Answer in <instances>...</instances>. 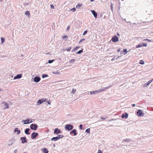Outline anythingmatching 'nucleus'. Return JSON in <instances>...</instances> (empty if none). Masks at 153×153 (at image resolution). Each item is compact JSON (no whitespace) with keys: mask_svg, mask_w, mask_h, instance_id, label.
I'll return each instance as SVG.
<instances>
[{"mask_svg":"<svg viewBox=\"0 0 153 153\" xmlns=\"http://www.w3.org/2000/svg\"><path fill=\"white\" fill-rule=\"evenodd\" d=\"M74 128V126L71 124H67L65 127V128L66 130L69 131L72 130Z\"/></svg>","mask_w":153,"mask_h":153,"instance_id":"nucleus-1","label":"nucleus"},{"mask_svg":"<svg viewBox=\"0 0 153 153\" xmlns=\"http://www.w3.org/2000/svg\"><path fill=\"white\" fill-rule=\"evenodd\" d=\"M1 105H2L1 107L3 109H5L7 108H8L9 107L8 104L4 101H3L1 102Z\"/></svg>","mask_w":153,"mask_h":153,"instance_id":"nucleus-2","label":"nucleus"},{"mask_svg":"<svg viewBox=\"0 0 153 153\" xmlns=\"http://www.w3.org/2000/svg\"><path fill=\"white\" fill-rule=\"evenodd\" d=\"M38 126L36 124L32 123L30 126V129L32 130L36 131L37 129Z\"/></svg>","mask_w":153,"mask_h":153,"instance_id":"nucleus-3","label":"nucleus"},{"mask_svg":"<svg viewBox=\"0 0 153 153\" xmlns=\"http://www.w3.org/2000/svg\"><path fill=\"white\" fill-rule=\"evenodd\" d=\"M47 100V99L45 98H43L41 99L40 100H38L37 102V105H39L41 104L43 102H46Z\"/></svg>","mask_w":153,"mask_h":153,"instance_id":"nucleus-4","label":"nucleus"},{"mask_svg":"<svg viewBox=\"0 0 153 153\" xmlns=\"http://www.w3.org/2000/svg\"><path fill=\"white\" fill-rule=\"evenodd\" d=\"M137 114L138 117H143L144 115V113H143L141 110L139 109L137 112Z\"/></svg>","mask_w":153,"mask_h":153,"instance_id":"nucleus-5","label":"nucleus"},{"mask_svg":"<svg viewBox=\"0 0 153 153\" xmlns=\"http://www.w3.org/2000/svg\"><path fill=\"white\" fill-rule=\"evenodd\" d=\"M38 133L35 132H33L31 134V137L32 139H35L38 135Z\"/></svg>","mask_w":153,"mask_h":153,"instance_id":"nucleus-6","label":"nucleus"},{"mask_svg":"<svg viewBox=\"0 0 153 153\" xmlns=\"http://www.w3.org/2000/svg\"><path fill=\"white\" fill-rule=\"evenodd\" d=\"M119 38L116 36H114L111 39V40L114 42H117L118 41Z\"/></svg>","mask_w":153,"mask_h":153,"instance_id":"nucleus-7","label":"nucleus"},{"mask_svg":"<svg viewBox=\"0 0 153 153\" xmlns=\"http://www.w3.org/2000/svg\"><path fill=\"white\" fill-rule=\"evenodd\" d=\"M20 140H22V144L27 143V141L26 140V137H21Z\"/></svg>","mask_w":153,"mask_h":153,"instance_id":"nucleus-8","label":"nucleus"},{"mask_svg":"<svg viewBox=\"0 0 153 153\" xmlns=\"http://www.w3.org/2000/svg\"><path fill=\"white\" fill-rule=\"evenodd\" d=\"M34 81L36 82H39L41 80V78L39 76H36L34 78Z\"/></svg>","mask_w":153,"mask_h":153,"instance_id":"nucleus-9","label":"nucleus"},{"mask_svg":"<svg viewBox=\"0 0 153 153\" xmlns=\"http://www.w3.org/2000/svg\"><path fill=\"white\" fill-rule=\"evenodd\" d=\"M61 130L60 129H59L58 128H56L55 129L53 133L55 134H58L61 133Z\"/></svg>","mask_w":153,"mask_h":153,"instance_id":"nucleus-10","label":"nucleus"},{"mask_svg":"<svg viewBox=\"0 0 153 153\" xmlns=\"http://www.w3.org/2000/svg\"><path fill=\"white\" fill-rule=\"evenodd\" d=\"M128 114L126 112L123 114L121 116V118H122L127 119L128 117Z\"/></svg>","mask_w":153,"mask_h":153,"instance_id":"nucleus-11","label":"nucleus"},{"mask_svg":"<svg viewBox=\"0 0 153 153\" xmlns=\"http://www.w3.org/2000/svg\"><path fill=\"white\" fill-rule=\"evenodd\" d=\"M91 12L94 16V17L95 18H97V13L95 11V10H91Z\"/></svg>","mask_w":153,"mask_h":153,"instance_id":"nucleus-12","label":"nucleus"},{"mask_svg":"<svg viewBox=\"0 0 153 153\" xmlns=\"http://www.w3.org/2000/svg\"><path fill=\"white\" fill-rule=\"evenodd\" d=\"M15 140L14 138H12L10 140H9V143L10 144L8 145L7 146V147L8 146L12 145V144H13L15 142Z\"/></svg>","mask_w":153,"mask_h":153,"instance_id":"nucleus-13","label":"nucleus"},{"mask_svg":"<svg viewBox=\"0 0 153 153\" xmlns=\"http://www.w3.org/2000/svg\"><path fill=\"white\" fill-rule=\"evenodd\" d=\"M22 76V75L21 74H18L16 76H15L13 78L14 79H19L21 78Z\"/></svg>","mask_w":153,"mask_h":153,"instance_id":"nucleus-14","label":"nucleus"},{"mask_svg":"<svg viewBox=\"0 0 153 153\" xmlns=\"http://www.w3.org/2000/svg\"><path fill=\"white\" fill-rule=\"evenodd\" d=\"M22 121L24 122V124H27L32 122V121L30 122V119L29 118L26 119L25 120H23Z\"/></svg>","mask_w":153,"mask_h":153,"instance_id":"nucleus-15","label":"nucleus"},{"mask_svg":"<svg viewBox=\"0 0 153 153\" xmlns=\"http://www.w3.org/2000/svg\"><path fill=\"white\" fill-rule=\"evenodd\" d=\"M76 129H74L72 130L70 132V134H74V136H76L77 134V133L76 132Z\"/></svg>","mask_w":153,"mask_h":153,"instance_id":"nucleus-16","label":"nucleus"},{"mask_svg":"<svg viewBox=\"0 0 153 153\" xmlns=\"http://www.w3.org/2000/svg\"><path fill=\"white\" fill-rule=\"evenodd\" d=\"M111 87V86H108L107 87H106L105 88H101L100 89H99V90H98V92H100L101 91H104V90L108 89L110 88Z\"/></svg>","mask_w":153,"mask_h":153,"instance_id":"nucleus-17","label":"nucleus"},{"mask_svg":"<svg viewBox=\"0 0 153 153\" xmlns=\"http://www.w3.org/2000/svg\"><path fill=\"white\" fill-rule=\"evenodd\" d=\"M14 132H17V134H19L20 133L21 131L20 130H19L18 128H15Z\"/></svg>","mask_w":153,"mask_h":153,"instance_id":"nucleus-18","label":"nucleus"},{"mask_svg":"<svg viewBox=\"0 0 153 153\" xmlns=\"http://www.w3.org/2000/svg\"><path fill=\"white\" fill-rule=\"evenodd\" d=\"M30 130V129L29 128H26L25 131V133L26 134H27V135H29L30 134V133L29 132Z\"/></svg>","mask_w":153,"mask_h":153,"instance_id":"nucleus-19","label":"nucleus"},{"mask_svg":"<svg viewBox=\"0 0 153 153\" xmlns=\"http://www.w3.org/2000/svg\"><path fill=\"white\" fill-rule=\"evenodd\" d=\"M52 73L53 74H54L60 75L61 74L60 71H52Z\"/></svg>","mask_w":153,"mask_h":153,"instance_id":"nucleus-20","label":"nucleus"},{"mask_svg":"<svg viewBox=\"0 0 153 153\" xmlns=\"http://www.w3.org/2000/svg\"><path fill=\"white\" fill-rule=\"evenodd\" d=\"M151 83V81L149 80V81H148L147 82L145 83L144 85H143V87H146L148 86L150 83Z\"/></svg>","mask_w":153,"mask_h":153,"instance_id":"nucleus-21","label":"nucleus"},{"mask_svg":"<svg viewBox=\"0 0 153 153\" xmlns=\"http://www.w3.org/2000/svg\"><path fill=\"white\" fill-rule=\"evenodd\" d=\"M58 140H59V139L57 136H56V137H54L52 138L51 139V140L53 141H56Z\"/></svg>","mask_w":153,"mask_h":153,"instance_id":"nucleus-22","label":"nucleus"},{"mask_svg":"<svg viewBox=\"0 0 153 153\" xmlns=\"http://www.w3.org/2000/svg\"><path fill=\"white\" fill-rule=\"evenodd\" d=\"M98 92H99L98 91H91L90 92V94H95Z\"/></svg>","mask_w":153,"mask_h":153,"instance_id":"nucleus-23","label":"nucleus"},{"mask_svg":"<svg viewBox=\"0 0 153 153\" xmlns=\"http://www.w3.org/2000/svg\"><path fill=\"white\" fill-rule=\"evenodd\" d=\"M25 14L26 15V16H28V17L30 18V17L31 16V15H30V12L29 11H26L25 13Z\"/></svg>","mask_w":153,"mask_h":153,"instance_id":"nucleus-24","label":"nucleus"},{"mask_svg":"<svg viewBox=\"0 0 153 153\" xmlns=\"http://www.w3.org/2000/svg\"><path fill=\"white\" fill-rule=\"evenodd\" d=\"M43 151L44 153H48L49 152L48 149L46 148L43 149Z\"/></svg>","mask_w":153,"mask_h":153,"instance_id":"nucleus-25","label":"nucleus"},{"mask_svg":"<svg viewBox=\"0 0 153 153\" xmlns=\"http://www.w3.org/2000/svg\"><path fill=\"white\" fill-rule=\"evenodd\" d=\"M82 4H78L76 6V7L77 9L79 8L80 7L82 6Z\"/></svg>","mask_w":153,"mask_h":153,"instance_id":"nucleus-26","label":"nucleus"},{"mask_svg":"<svg viewBox=\"0 0 153 153\" xmlns=\"http://www.w3.org/2000/svg\"><path fill=\"white\" fill-rule=\"evenodd\" d=\"M131 141V140L130 139H126L123 140V141L130 142Z\"/></svg>","mask_w":153,"mask_h":153,"instance_id":"nucleus-27","label":"nucleus"},{"mask_svg":"<svg viewBox=\"0 0 153 153\" xmlns=\"http://www.w3.org/2000/svg\"><path fill=\"white\" fill-rule=\"evenodd\" d=\"M48 76L47 74H43V75H42V77L43 78H45L46 77H47Z\"/></svg>","mask_w":153,"mask_h":153,"instance_id":"nucleus-28","label":"nucleus"},{"mask_svg":"<svg viewBox=\"0 0 153 153\" xmlns=\"http://www.w3.org/2000/svg\"><path fill=\"white\" fill-rule=\"evenodd\" d=\"M59 139L62 138L64 137V136L62 135H59L57 136Z\"/></svg>","mask_w":153,"mask_h":153,"instance_id":"nucleus-29","label":"nucleus"},{"mask_svg":"<svg viewBox=\"0 0 153 153\" xmlns=\"http://www.w3.org/2000/svg\"><path fill=\"white\" fill-rule=\"evenodd\" d=\"M123 54L124 55L126 54L127 53V49H124L123 50Z\"/></svg>","mask_w":153,"mask_h":153,"instance_id":"nucleus-30","label":"nucleus"},{"mask_svg":"<svg viewBox=\"0 0 153 153\" xmlns=\"http://www.w3.org/2000/svg\"><path fill=\"white\" fill-rule=\"evenodd\" d=\"M83 49H81V50H80L78 52H77L76 53V54H80L81 53H82V52H83Z\"/></svg>","mask_w":153,"mask_h":153,"instance_id":"nucleus-31","label":"nucleus"},{"mask_svg":"<svg viewBox=\"0 0 153 153\" xmlns=\"http://www.w3.org/2000/svg\"><path fill=\"white\" fill-rule=\"evenodd\" d=\"M79 46H77L74 48L72 51V52H73L74 51H75L78 49L79 48Z\"/></svg>","mask_w":153,"mask_h":153,"instance_id":"nucleus-32","label":"nucleus"},{"mask_svg":"<svg viewBox=\"0 0 153 153\" xmlns=\"http://www.w3.org/2000/svg\"><path fill=\"white\" fill-rule=\"evenodd\" d=\"M139 63L141 65H143L144 64V62L143 60H141L140 61Z\"/></svg>","mask_w":153,"mask_h":153,"instance_id":"nucleus-33","label":"nucleus"},{"mask_svg":"<svg viewBox=\"0 0 153 153\" xmlns=\"http://www.w3.org/2000/svg\"><path fill=\"white\" fill-rule=\"evenodd\" d=\"M85 132H86V133L89 134L90 133V129L89 128H87L85 130Z\"/></svg>","mask_w":153,"mask_h":153,"instance_id":"nucleus-34","label":"nucleus"},{"mask_svg":"<svg viewBox=\"0 0 153 153\" xmlns=\"http://www.w3.org/2000/svg\"><path fill=\"white\" fill-rule=\"evenodd\" d=\"M142 47V44H140L138 45H137L136 46V48H139L141 47Z\"/></svg>","mask_w":153,"mask_h":153,"instance_id":"nucleus-35","label":"nucleus"},{"mask_svg":"<svg viewBox=\"0 0 153 153\" xmlns=\"http://www.w3.org/2000/svg\"><path fill=\"white\" fill-rule=\"evenodd\" d=\"M1 43H2L5 41L4 38H3V37L1 38Z\"/></svg>","mask_w":153,"mask_h":153,"instance_id":"nucleus-36","label":"nucleus"},{"mask_svg":"<svg viewBox=\"0 0 153 153\" xmlns=\"http://www.w3.org/2000/svg\"><path fill=\"white\" fill-rule=\"evenodd\" d=\"M54 61V59L52 60H49L48 61V63H49L51 64Z\"/></svg>","mask_w":153,"mask_h":153,"instance_id":"nucleus-37","label":"nucleus"},{"mask_svg":"<svg viewBox=\"0 0 153 153\" xmlns=\"http://www.w3.org/2000/svg\"><path fill=\"white\" fill-rule=\"evenodd\" d=\"M71 47H70L69 48H67L66 49V51H69L71 49Z\"/></svg>","mask_w":153,"mask_h":153,"instance_id":"nucleus-38","label":"nucleus"},{"mask_svg":"<svg viewBox=\"0 0 153 153\" xmlns=\"http://www.w3.org/2000/svg\"><path fill=\"white\" fill-rule=\"evenodd\" d=\"M76 89H74V88H73L72 89V91L71 92V93H72V94H74L75 92L76 91Z\"/></svg>","mask_w":153,"mask_h":153,"instance_id":"nucleus-39","label":"nucleus"},{"mask_svg":"<svg viewBox=\"0 0 153 153\" xmlns=\"http://www.w3.org/2000/svg\"><path fill=\"white\" fill-rule=\"evenodd\" d=\"M68 37L66 35H64L62 36V39H67Z\"/></svg>","mask_w":153,"mask_h":153,"instance_id":"nucleus-40","label":"nucleus"},{"mask_svg":"<svg viewBox=\"0 0 153 153\" xmlns=\"http://www.w3.org/2000/svg\"><path fill=\"white\" fill-rule=\"evenodd\" d=\"M75 59H72L70 61V63L74 62H75Z\"/></svg>","mask_w":153,"mask_h":153,"instance_id":"nucleus-41","label":"nucleus"},{"mask_svg":"<svg viewBox=\"0 0 153 153\" xmlns=\"http://www.w3.org/2000/svg\"><path fill=\"white\" fill-rule=\"evenodd\" d=\"M85 39H84V38L83 39H81V40H80V41H79V43H81V42H82V41H85Z\"/></svg>","mask_w":153,"mask_h":153,"instance_id":"nucleus-42","label":"nucleus"},{"mask_svg":"<svg viewBox=\"0 0 153 153\" xmlns=\"http://www.w3.org/2000/svg\"><path fill=\"white\" fill-rule=\"evenodd\" d=\"M147 45V44L146 43H143L142 44V47L143 46H145L146 47Z\"/></svg>","mask_w":153,"mask_h":153,"instance_id":"nucleus-43","label":"nucleus"},{"mask_svg":"<svg viewBox=\"0 0 153 153\" xmlns=\"http://www.w3.org/2000/svg\"><path fill=\"white\" fill-rule=\"evenodd\" d=\"M88 32V31L87 30H85L84 33H83V35H85L86 34H87V33Z\"/></svg>","mask_w":153,"mask_h":153,"instance_id":"nucleus-44","label":"nucleus"},{"mask_svg":"<svg viewBox=\"0 0 153 153\" xmlns=\"http://www.w3.org/2000/svg\"><path fill=\"white\" fill-rule=\"evenodd\" d=\"M71 10L73 12H74L76 10V9L75 8H73L71 9Z\"/></svg>","mask_w":153,"mask_h":153,"instance_id":"nucleus-45","label":"nucleus"},{"mask_svg":"<svg viewBox=\"0 0 153 153\" xmlns=\"http://www.w3.org/2000/svg\"><path fill=\"white\" fill-rule=\"evenodd\" d=\"M143 41H147V42H152L151 40L150 39H144L143 40Z\"/></svg>","mask_w":153,"mask_h":153,"instance_id":"nucleus-46","label":"nucleus"},{"mask_svg":"<svg viewBox=\"0 0 153 153\" xmlns=\"http://www.w3.org/2000/svg\"><path fill=\"white\" fill-rule=\"evenodd\" d=\"M82 126H83L82 124H80L79 125V126L80 129L82 130Z\"/></svg>","mask_w":153,"mask_h":153,"instance_id":"nucleus-47","label":"nucleus"},{"mask_svg":"<svg viewBox=\"0 0 153 153\" xmlns=\"http://www.w3.org/2000/svg\"><path fill=\"white\" fill-rule=\"evenodd\" d=\"M46 102L49 105H50L51 104V102H50V101H46Z\"/></svg>","mask_w":153,"mask_h":153,"instance_id":"nucleus-48","label":"nucleus"},{"mask_svg":"<svg viewBox=\"0 0 153 153\" xmlns=\"http://www.w3.org/2000/svg\"><path fill=\"white\" fill-rule=\"evenodd\" d=\"M97 153H102V152L100 150H99L98 152Z\"/></svg>","mask_w":153,"mask_h":153,"instance_id":"nucleus-49","label":"nucleus"},{"mask_svg":"<svg viewBox=\"0 0 153 153\" xmlns=\"http://www.w3.org/2000/svg\"><path fill=\"white\" fill-rule=\"evenodd\" d=\"M51 8L53 9L54 8V6L53 4H51Z\"/></svg>","mask_w":153,"mask_h":153,"instance_id":"nucleus-50","label":"nucleus"},{"mask_svg":"<svg viewBox=\"0 0 153 153\" xmlns=\"http://www.w3.org/2000/svg\"><path fill=\"white\" fill-rule=\"evenodd\" d=\"M69 29H70V26L69 25L67 27V31H68L69 30Z\"/></svg>","mask_w":153,"mask_h":153,"instance_id":"nucleus-51","label":"nucleus"},{"mask_svg":"<svg viewBox=\"0 0 153 153\" xmlns=\"http://www.w3.org/2000/svg\"><path fill=\"white\" fill-rule=\"evenodd\" d=\"M117 120L116 119H112L110 120H109L108 121L109 122V121H112V120Z\"/></svg>","mask_w":153,"mask_h":153,"instance_id":"nucleus-52","label":"nucleus"},{"mask_svg":"<svg viewBox=\"0 0 153 153\" xmlns=\"http://www.w3.org/2000/svg\"><path fill=\"white\" fill-rule=\"evenodd\" d=\"M111 10L112 11L113 8V7L112 5V4L111 3Z\"/></svg>","mask_w":153,"mask_h":153,"instance_id":"nucleus-53","label":"nucleus"},{"mask_svg":"<svg viewBox=\"0 0 153 153\" xmlns=\"http://www.w3.org/2000/svg\"><path fill=\"white\" fill-rule=\"evenodd\" d=\"M17 152V149H16L14 151V153H16Z\"/></svg>","mask_w":153,"mask_h":153,"instance_id":"nucleus-54","label":"nucleus"},{"mask_svg":"<svg viewBox=\"0 0 153 153\" xmlns=\"http://www.w3.org/2000/svg\"><path fill=\"white\" fill-rule=\"evenodd\" d=\"M28 5V3H26L25 4V7H26Z\"/></svg>","mask_w":153,"mask_h":153,"instance_id":"nucleus-55","label":"nucleus"},{"mask_svg":"<svg viewBox=\"0 0 153 153\" xmlns=\"http://www.w3.org/2000/svg\"><path fill=\"white\" fill-rule=\"evenodd\" d=\"M115 59L114 58H113L112 59H111V61H114L115 60Z\"/></svg>","mask_w":153,"mask_h":153,"instance_id":"nucleus-56","label":"nucleus"},{"mask_svg":"<svg viewBox=\"0 0 153 153\" xmlns=\"http://www.w3.org/2000/svg\"><path fill=\"white\" fill-rule=\"evenodd\" d=\"M101 118L102 120H105V119H106V118H103V117H101Z\"/></svg>","mask_w":153,"mask_h":153,"instance_id":"nucleus-57","label":"nucleus"},{"mask_svg":"<svg viewBox=\"0 0 153 153\" xmlns=\"http://www.w3.org/2000/svg\"><path fill=\"white\" fill-rule=\"evenodd\" d=\"M120 51V48H118L117 51V52H118Z\"/></svg>","mask_w":153,"mask_h":153,"instance_id":"nucleus-58","label":"nucleus"},{"mask_svg":"<svg viewBox=\"0 0 153 153\" xmlns=\"http://www.w3.org/2000/svg\"><path fill=\"white\" fill-rule=\"evenodd\" d=\"M132 105L133 107H134L135 106V104H133Z\"/></svg>","mask_w":153,"mask_h":153,"instance_id":"nucleus-59","label":"nucleus"},{"mask_svg":"<svg viewBox=\"0 0 153 153\" xmlns=\"http://www.w3.org/2000/svg\"><path fill=\"white\" fill-rule=\"evenodd\" d=\"M120 57V56H118L116 58V59L117 60L118 58Z\"/></svg>","mask_w":153,"mask_h":153,"instance_id":"nucleus-60","label":"nucleus"},{"mask_svg":"<svg viewBox=\"0 0 153 153\" xmlns=\"http://www.w3.org/2000/svg\"><path fill=\"white\" fill-rule=\"evenodd\" d=\"M150 81H151V82H152V81H153V79H152L151 80H150Z\"/></svg>","mask_w":153,"mask_h":153,"instance_id":"nucleus-61","label":"nucleus"},{"mask_svg":"<svg viewBox=\"0 0 153 153\" xmlns=\"http://www.w3.org/2000/svg\"><path fill=\"white\" fill-rule=\"evenodd\" d=\"M53 146L54 147H55V144H54L53 145Z\"/></svg>","mask_w":153,"mask_h":153,"instance_id":"nucleus-62","label":"nucleus"},{"mask_svg":"<svg viewBox=\"0 0 153 153\" xmlns=\"http://www.w3.org/2000/svg\"><path fill=\"white\" fill-rule=\"evenodd\" d=\"M117 35L118 36H119V35H120V34H119V33H117Z\"/></svg>","mask_w":153,"mask_h":153,"instance_id":"nucleus-63","label":"nucleus"},{"mask_svg":"<svg viewBox=\"0 0 153 153\" xmlns=\"http://www.w3.org/2000/svg\"><path fill=\"white\" fill-rule=\"evenodd\" d=\"M123 53V51H121V54H122Z\"/></svg>","mask_w":153,"mask_h":153,"instance_id":"nucleus-64","label":"nucleus"}]
</instances>
